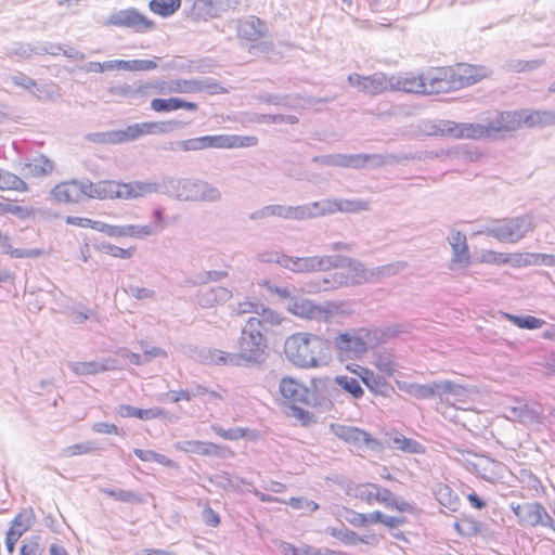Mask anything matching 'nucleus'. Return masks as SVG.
<instances>
[{"instance_id":"nucleus-1","label":"nucleus","mask_w":555,"mask_h":555,"mask_svg":"<svg viewBox=\"0 0 555 555\" xmlns=\"http://www.w3.org/2000/svg\"><path fill=\"white\" fill-rule=\"evenodd\" d=\"M283 318L270 308H261L259 315L250 317L244 324L237 340L238 356L246 361L257 362L264 354L269 340Z\"/></svg>"},{"instance_id":"nucleus-2","label":"nucleus","mask_w":555,"mask_h":555,"mask_svg":"<svg viewBox=\"0 0 555 555\" xmlns=\"http://www.w3.org/2000/svg\"><path fill=\"white\" fill-rule=\"evenodd\" d=\"M286 358L300 367H319L327 363L330 357L324 339L305 332L292 334L285 339Z\"/></svg>"},{"instance_id":"nucleus-3","label":"nucleus","mask_w":555,"mask_h":555,"mask_svg":"<svg viewBox=\"0 0 555 555\" xmlns=\"http://www.w3.org/2000/svg\"><path fill=\"white\" fill-rule=\"evenodd\" d=\"M279 390L281 396L291 403L288 416L295 418L302 426L313 423V414L301 409L298 404L309 403V388L294 377L285 376L280 380Z\"/></svg>"},{"instance_id":"nucleus-4","label":"nucleus","mask_w":555,"mask_h":555,"mask_svg":"<svg viewBox=\"0 0 555 555\" xmlns=\"http://www.w3.org/2000/svg\"><path fill=\"white\" fill-rule=\"evenodd\" d=\"M514 129V116L511 113H500L487 125L480 124H460L441 130L457 139H481L491 135L494 132L509 131Z\"/></svg>"},{"instance_id":"nucleus-5","label":"nucleus","mask_w":555,"mask_h":555,"mask_svg":"<svg viewBox=\"0 0 555 555\" xmlns=\"http://www.w3.org/2000/svg\"><path fill=\"white\" fill-rule=\"evenodd\" d=\"M352 495L360 502L367 505L375 503L384 505L386 508L400 513L412 512L413 506L405 501H401L389 489L377 483L363 482L352 488Z\"/></svg>"},{"instance_id":"nucleus-6","label":"nucleus","mask_w":555,"mask_h":555,"mask_svg":"<svg viewBox=\"0 0 555 555\" xmlns=\"http://www.w3.org/2000/svg\"><path fill=\"white\" fill-rule=\"evenodd\" d=\"M535 224L531 217H514L493 220L487 228V234L503 243H516L532 232Z\"/></svg>"},{"instance_id":"nucleus-7","label":"nucleus","mask_w":555,"mask_h":555,"mask_svg":"<svg viewBox=\"0 0 555 555\" xmlns=\"http://www.w3.org/2000/svg\"><path fill=\"white\" fill-rule=\"evenodd\" d=\"M511 508L521 527H546L555 530L554 519L540 502L512 503Z\"/></svg>"},{"instance_id":"nucleus-8","label":"nucleus","mask_w":555,"mask_h":555,"mask_svg":"<svg viewBox=\"0 0 555 555\" xmlns=\"http://www.w3.org/2000/svg\"><path fill=\"white\" fill-rule=\"evenodd\" d=\"M366 336L367 333L364 330L338 334L334 339V347L339 359L360 358L367 350L365 341Z\"/></svg>"},{"instance_id":"nucleus-9","label":"nucleus","mask_w":555,"mask_h":555,"mask_svg":"<svg viewBox=\"0 0 555 555\" xmlns=\"http://www.w3.org/2000/svg\"><path fill=\"white\" fill-rule=\"evenodd\" d=\"M106 26L132 28L135 31H149L155 28V23L134 9L113 13L104 23Z\"/></svg>"},{"instance_id":"nucleus-10","label":"nucleus","mask_w":555,"mask_h":555,"mask_svg":"<svg viewBox=\"0 0 555 555\" xmlns=\"http://www.w3.org/2000/svg\"><path fill=\"white\" fill-rule=\"evenodd\" d=\"M348 81L358 91L370 95H377L391 91L390 77H387L382 73H376L370 76L351 74L348 76Z\"/></svg>"},{"instance_id":"nucleus-11","label":"nucleus","mask_w":555,"mask_h":555,"mask_svg":"<svg viewBox=\"0 0 555 555\" xmlns=\"http://www.w3.org/2000/svg\"><path fill=\"white\" fill-rule=\"evenodd\" d=\"M57 204H77L87 198V182L68 180L57 183L50 192Z\"/></svg>"},{"instance_id":"nucleus-12","label":"nucleus","mask_w":555,"mask_h":555,"mask_svg":"<svg viewBox=\"0 0 555 555\" xmlns=\"http://www.w3.org/2000/svg\"><path fill=\"white\" fill-rule=\"evenodd\" d=\"M450 67L455 90L474 85L489 75L488 69L479 65L457 63Z\"/></svg>"},{"instance_id":"nucleus-13","label":"nucleus","mask_w":555,"mask_h":555,"mask_svg":"<svg viewBox=\"0 0 555 555\" xmlns=\"http://www.w3.org/2000/svg\"><path fill=\"white\" fill-rule=\"evenodd\" d=\"M424 74V88L426 89L425 93H444L451 90H455L453 88V78L451 74V67H434Z\"/></svg>"},{"instance_id":"nucleus-14","label":"nucleus","mask_w":555,"mask_h":555,"mask_svg":"<svg viewBox=\"0 0 555 555\" xmlns=\"http://www.w3.org/2000/svg\"><path fill=\"white\" fill-rule=\"evenodd\" d=\"M334 434L344 442L349 443L358 449H375L378 441L371 435L358 427L349 425L333 426Z\"/></svg>"},{"instance_id":"nucleus-15","label":"nucleus","mask_w":555,"mask_h":555,"mask_svg":"<svg viewBox=\"0 0 555 555\" xmlns=\"http://www.w3.org/2000/svg\"><path fill=\"white\" fill-rule=\"evenodd\" d=\"M312 208L315 211H309L308 216L314 217L317 215L334 214L336 211L343 212H359L369 209V203L364 201H323L314 203Z\"/></svg>"},{"instance_id":"nucleus-16","label":"nucleus","mask_w":555,"mask_h":555,"mask_svg":"<svg viewBox=\"0 0 555 555\" xmlns=\"http://www.w3.org/2000/svg\"><path fill=\"white\" fill-rule=\"evenodd\" d=\"M278 263L285 269L297 273H309L320 271L328 263V260L322 257H293L282 255L278 258Z\"/></svg>"},{"instance_id":"nucleus-17","label":"nucleus","mask_w":555,"mask_h":555,"mask_svg":"<svg viewBox=\"0 0 555 555\" xmlns=\"http://www.w3.org/2000/svg\"><path fill=\"white\" fill-rule=\"evenodd\" d=\"M289 310L295 315L306 319H324L327 320L330 315L336 310L334 304H328L326 307L314 305L306 298H294L291 304Z\"/></svg>"},{"instance_id":"nucleus-18","label":"nucleus","mask_w":555,"mask_h":555,"mask_svg":"<svg viewBox=\"0 0 555 555\" xmlns=\"http://www.w3.org/2000/svg\"><path fill=\"white\" fill-rule=\"evenodd\" d=\"M168 82L164 80H157L153 82H146L139 87L138 91L145 93L146 90L153 89L158 93L169 92V93H194L199 92L204 89L201 82L197 80H188V79H178L169 85L168 90H166V86Z\"/></svg>"},{"instance_id":"nucleus-19","label":"nucleus","mask_w":555,"mask_h":555,"mask_svg":"<svg viewBox=\"0 0 555 555\" xmlns=\"http://www.w3.org/2000/svg\"><path fill=\"white\" fill-rule=\"evenodd\" d=\"M391 91L410 93H425L424 74L418 72H404L390 77Z\"/></svg>"},{"instance_id":"nucleus-20","label":"nucleus","mask_w":555,"mask_h":555,"mask_svg":"<svg viewBox=\"0 0 555 555\" xmlns=\"http://www.w3.org/2000/svg\"><path fill=\"white\" fill-rule=\"evenodd\" d=\"M87 198L100 201L119 198L118 181L99 180L96 182L87 181Z\"/></svg>"},{"instance_id":"nucleus-21","label":"nucleus","mask_w":555,"mask_h":555,"mask_svg":"<svg viewBox=\"0 0 555 555\" xmlns=\"http://www.w3.org/2000/svg\"><path fill=\"white\" fill-rule=\"evenodd\" d=\"M151 109L155 113H170L178 109L195 112L198 105L195 102L185 101L181 98H155L150 103Z\"/></svg>"},{"instance_id":"nucleus-22","label":"nucleus","mask_w":555,"mask_h":555,"mask_svg":"<svg viewBox=\"0 0 555 555\" xmlns=\"http://www.w3.org/2000/svg\"><path fill=\"white\" fill-rule=\"evenodd\" d=\"M266 34V24L256 16L241 21L237 27V36L240 39L255 42L262 38Z\"/></svg>"},{"instance_id":"nucleus-23","label":"nucleus","mask_w":555,"mask_h":555,"mask_svg":"<svg viewBox=\"0 0 555 555\" xmlns=\"http://www.w3.org/2000/svg\"><path fill=\"white\" fill-rule=\"evenodd\" d=\"M119 199H133L145 196L156 190V185L149 182L131 181V182H119Z\"/></svg>"},{"instance_id":"nucleus-24","label":"nucleus","mask_w":555,"mask_h":555,"mask_svg":"<svg viewBox=\"0 0 555 555\" xmlns=\"http://www.w3.org/2000/svg\"><path fill=\"white\" fill-rule=\"evenodd\" d=\"M450 244L453 251L451 260L452 263L468 266L470 262V256L468 253L466 236L460 231H457L452 234Z\"/></svg>"},{"instance_id":"nucleus-25","label":"nucleus","mask_w":555,"mask_h":555,"mask_svg":"<svg viewBox=\"0 0 555 555\" xmlns=\"http://www.w3.org/2000/svg\"><path fill=\"white\" fill-rule=\"evenodd\" d=\"M36 516L33 508H24L13 518L8 531L14 532L17 535H23L30 529L35 522Z\"/></svg>"},{"instance_id":"nucleus-26","label":"nucleus","mask_w":555,"mask_h":555,"mask_svg":"<svg viewBox=\"0 0 555 555\" xmlns=\"http://www.w3.org/2000/svg\"><path fill=\"white\" fill-rule=\"evenodd\" d=\"M27 175L30 177H42L54 170V164L48 157L39 155L25 165Z\"/></svg>"},{"instance_id":"nucleus-27","label":"nucleus","mask_w":555,"mask_h":555,"mask_svg":"<svg viewBox=\"0 0 555 555\" xmlns=\"http://www.w3.org/2000/svg\"><path fill=\"white\" fill-rule=\"evenodd\" d=\"M28 190L26 182L17 175L0 168V191L25 192Z\"/></svg>"},{"instance_id":"nucleus-28","label":"nucleus","mask_w":555,"mask_h":555,"mask_svg":"<svg viewBox=\"0 0 555 555\" xmlns=\"http://www.w3.org/2000/svg\"><path fill=\"white\" fill-rule=\"evenodd\" d=\"M214 430L219 437L225 440H238L242 438L257 440L259 438L258 431L249 428L237 427L224 429L220 426H214Z\"/></svg>"},{"instance_id":"nucleus-29","label":"nucleus","mask_w":555,"mask_h":555,"mask_svg":"<svg viewBox=\"0 0 555 555\" xmlns=\"http://www.w3.org/2000/svg\"><path fill=\"white\" fill-rule=\"evenodd\" d=\"M360 378L363 384L374 393H382L388 386V380L379 374H375L373 371L361 367Z\"/></svg>"},{"instance_id":"nucleus-30","label":"nucleus","mask_w":555,"mask_h":555,"mask_svg":"<svg viewBox=\"0 0 555 555\" xmlns=\"http://www.w3.org/2000/svg\"><path fill=\"white\" fill-rule=\"evenodd\" d=\"M100 253L111 256L113 258L128 260L133 257L137 251L134 245L128 247H120L109 242H103L98 246Z\"/></svg>"},{"instance_id":"nucleus-31","label":"nucleus","mask_w":555,"mask_h":555,"mask_svg":"<svg viewBox=\"0 0 555 555\" xmlns=\"http://www.w3.org/2000/svg\"><path fill=\"white\" fill-rule=\"evenodd\" d=\"M181 450L197 455H214L218 453L219 446L214 442L189 440L182 443Z\"/></svg>"},{"instance_id":"nucleus-32","label":"nucleus","mask_w":555,"mask_h":555,"mask_svg":"<svg viewBox=\"0 0 555 555\" xmlns=\"http://www.w3.org/2000/svg\"><path fill=\"white\" fill-rule=\"evenodd\" d=\"M181 7V0H151L149 9L156 15L168 17L175 14Z\"/></svg>"},{"instance_id":"nucleus-33","label":"nucleus","mask_w":555,"mask_h":555,"mask_svg":"<svg viewBox=\"0 0 555 555\" xmlns=\"http://www.w3.org/2000/svg\"><path fill=\"white\" fill-rule=\"evenodd\" d=\"M0 245L2 246V251L13 258H34L41 255L40 249H21L13 248L10 244L9 236L3 234L0 231Z\"/></svg>"},{"instance_id":"nucleus-34","label":"nucleus","mask_w":555,"mask_h":555,"mask_svg":"<svg viewBox=\"0 0 555 555\" xmlns=\"http://www.w3.org/2000/svg\"><path fill=\"white\" fill-rule=\"evenodd\" d=\"M120 416L122 417H135L140 420H153L160 417L163 415V410L160 409H137L131 405L125 404L120 406L119 410Z\"/></svg>"},{"instance_id":"nucleus-35","label":"nucleus","mask_w":555,"mask_h":555,"mask_svg":"<svg viewBox=\"0 0 555 555\" xmlns=\"http://www.w3.org/2000/svg\"><path fill=\"white\" fill-rule=\"evenodd\" d=\"M72 370L78 375H95L109 370L106 362L82 361L73 364Z\"/></svg>"},{"instance_id":"nucleus-36","label":"nucleus","mask_w":555,"mask_h":555,"mask_svg":"<svg viewBox=\"0 0 555 555\" xmlns=\"http://www.w3.org/2000/svg\"><path fill=\"white\" fill-rule=\"evenodd\" d=\"M435 496L438 502L447 507H452L457 503V496L450 486L443 482L436 485L434 490Z\"/></svg>"},{"instance_id":"nucleus-37","label":"nucleus","mask_w":555,"mask_h":555,"mask_svg":"<svg viewBox=\"0 0 555 555\" xmlns=\"http://www.w3.org/2000/svg\"><path fill=\"white\" fill-rule=\"evenodd\" d=\"M208 392V388L201 384L194 385L190 390L181 389L178 391L171 392V401L180 402V401H191L193 398L203 397Z\"/></svg>"},{"instance_id":"nucleus-38","label":"nucleus","mask_w":555,"mask_h":555,"mask_svg":"<svg viewBox=\"0 0 555 555\" xmlns=\"http://www.w3.org/2000/svg\"><path fill=\"white\" fill-rule=\"evenodd\" d=\"M14 215L20 218H26L30 215V209L21 206L16 201L7 199L0 202V216Z\"/></svg>"},{"instance_id":"nucleus-39","label":"nucleus","mask_w":555,"mask_h":555,"mask_svg":"<svg viewBox=\"0 0 555 555\" xmlns=\"http://www.w3.org/2000/svg\"><path fill=\"white\" fill-rule=\"evenodd\" d=\"M506 318L519 328L535 330L544 325V321L533 315L518 317L506 314Z\"/></svg>"},{"instance_id":"nucleus-40","label":"nucleus","mask_w":555,"mask_h":555,"mask_svg":"<svg viewBox=\"0 0 555 555\" xmlns=\"http://www.w3.org/2000/svg\"><path fill=\"white\" fill-rule=\"evenodd\" d=\"M337 385H339L345 391L350 393L354 399H360L364 391L356 378L348 376H337L335 378Z\"/></svg>"},{"instance_id":"nucleus-41","label":"nucleus","mask_w":555,"mask_h":555,"mask_svg":"<svg viewBox=\"0 0 555 555\" xmlns=\"http://www.w3.org/2000/svg\"><path fill=\"white\" fill-rule=\"evenodd\" d=\"M238 354L229 353L222 350L215 349L208 354V362L214 365H232L236 364Z\"/></svg>"},{"instance_id":"nucleus-42","label":"nucleus","mask_w":555,"mask_h":555,"mask_svg":"<svg viewBox=\"0 0 555 555\" xmlns=\"http://www.w3.org/2000/svg\"><path fill=\"white\" fill-rule=\"evenodd\" d=\"M327 532L332 537L338 539L341 543L347 544V545H353V544H357L359 542H364V540L362 538L358 537V534L354 531H351V530H341V529H338V528H328Z\"/></svg>"},{"instance_id":"nucleus-43","label":"nucleus","mask_w":555,"mask_h":555,"mask_svg":"<svg viewBox=\"0 0 555 555\" xmlns=\"http://www.w3.org/2000/svg\"><path fill=\"white\" fill-rule=\"evenodd\" d=\"M524 264L526 266H547L555 267V255L542 254V253H531L526 255V259L524 260Z\"/></svg>"},{"instance_id":"nucleus-44","label":"nucleus","mask_w":555,"mask_h":555,"mask_svg":"<svg viewBox=\"0 0 555 555\" xmlns=\"http://www.w3.org/2000/svg\"><path fill=\"white\" fill-rule=\"evenodd\" d=\"M142 135L160 134L169 131L170 121H144L140 122Z\"/></svg>"},{"instance_id":"nucleus-45","label":"nucleus","mask_w":555,"mask_h":555,"mask_svg":"<svg viewBox=\"0 0 555 555\" xmlns=\"http://www.w3.org/2000/svg\"><path fill=\"white\" fill-rule=\"evenodd\" d=\"M375 366L378 370V374L387 379L390 378L396 371L395 362L388 354L379 356L375 361Z\"/></svg>"},{"instance_id":"nucleus-46","label":"nucleus","mask_w":555,"mask_h":555,"mask_svg":"<svg viewBox=\"0 0 555 555\" xmlns=\"http://www.w3.org/2000/svg\"><path fill=\"white\" fill-rule=\"evenodd\" d=\"M134 454L143 462L153 461L165 466H172V461L170 459L152 450L135 449Z\"/></svg>"},{"instance_id":"nucleus-47","label":"nucleus","mask_w":555,"mask_h":555,"mask_svg":"<svg viewBox=\"0 0 555 555\" xmlns=\"http://www.w3.org/2000/svg\"><path fill=\"white\" fill-rule=\"evenodd\" d=\"M65 222L68 225H74L77 228H83V229H92L95 231H99L101 221L93 220L86 217H77V216H67L65 218Z\"/></svg>"},{"instance_id":"nucleus-48","label":"nucleus","mask_w":555,"mask_h":555,"mask_svg":"<svg viewBox=\"0 0 555 555\" xmlns=\"http://www.w3.org/2000/svg\"><path fill=\"white\" fill-rule=\"evenodd\" d=\"M230 135L218 134V135H205L203 137V143L206 149H230Z\"/></svg>"},{"instance_id":"nucleus-49","label":"nucleus","mask_w":555,"mask_h":555,"mask_svg":"<svg viewBox=\"0 0 555 555\" xmlns=\"http://www.w3.org/2000/svg\"><path fill=\"white\" fill-rule=\"evenodd\" d=\"M374 522L383 524L387 528H397L405 524V518L403 517H393V516H385L382 512L375 511L373 512Z\"/></svg>"},{"instance_id":"nucleus-50","label":"nucleus","mask_w":555,"mask_h":555,"mask_svg":"<svg viewBox=\"0 0 555 555\" xmlns=\"http://www.w3.org/2000/svg\"><path fill=\"white\" fill-rule=\"evenodd\" d=\"M249 313H255L256 315H259L261 313L260 305L258 302H254L250 300H244L242 302H238L237 306L232 310V314L236 317Z\"/></svg>"},{"instance_id":"nucleus-51","label":"nucleus","mask_w":555,"mask_h":555,"mask_svg":"<svg viewBox=\"0 0 555 555\" xmlns=\"http://www.w3.org/2000/svg\"><path fill=\"white\" fill-rule=\"evenodd\" d=\"M454 528L461 535H473L478 532L477 521L470 518H462L457 520L454 524Z\"/></svg>"},{"instance_id":"nucleus-52","label":"nucleus","mask_w":555,"mask_h":555,"mask_svg":"<svg viewBox=\"0 0 555 555\" xmlns=\"http://www.w3.org/2000/svg\"><path fill=\"white\" fill-rule=\"evenodd\" d=\"M438 390V386H435V383L431 385H411L409 392L415 396L416 398H430Z\"/></svg>"},{"instance_id":"nucleus-53","label":"nucleus","mask_w":555,"mask_h":555,"mask_svg":"<svg viewBox=\"0 0 555 555\" xmlns=\"http://www.w3.org/2000/svg\"><path fill=\"white\" fill-rule=\"evenodd\" d=\"M393 442L400 450L406 452L417 453L422 449V446L417 441L409 439L402 435L395 437Z\"/></svg>"},{"instance_id":"nucleus-54","label":"nucleus","mask_w":555,"mask_h":555,"mask_svg":"<svg viewBox=\"0 0 555 555\" xmlns=\"http://www.w3.org/2000/svg\"><path fill=\"white\" fill-rule=\"evenodd\" d=\"M230 149L249 147L258 143L255 135H230Z\"/></svg>"},{"instance_id":"nucleus-55","label":"nucleus","mask_w":555,"mask_h":555,"mask_svg":"<svg viewBox=\"0 0 555 555\" xmlns=\"http://www.w3.org/2000/svg\"><path fill=\"white\" fill-rule=\"evenodd\" d=\"M511 257L507 254H500L493 250H486L481 254L480 262L501 264L509 262Z\"/></svg>"},{"instance_id":"nucleus-56","label":"nucleus","mask_w":555,"mask_h":555,"mask_svg":"<svg viewBox=\"0 0 555 555\" xmlns=\"http://www.w3.org/2000/svg\"><path fill=\"white\" fill-rule=\"evenodd\" d=\"M153 230L150 225H126V237L144 238L150 236Z\"/></svg>"},{"instance_id":"nucleus-57","label":"nucleus","mask_w":555,"mask_h":555,"mask_svg":"<svg viewBox=\"0 0 555 555\" xmlns=\"http://www.w3.org/2000/svg\"><path fill=\"white\" fill-rule=\"evenodd\" d=\"M94 450V447L91 442H85V443H76L73 446H68L64 449V454L68 457L70 456H77V455H83L92 452Z\"/></svg>"},{"instance_id":"nucleus-58","label":"nucleus","mask_w":555,"mask_h":555,"mask_svg":"<svg viewBox=\"0 0 555 555\" xmlns=\"http://www.w3.org/2000/svg\"><path fill=\"white\" fill-rule=\"evenodd\" d=\"M99 232L111 237H126V225H113L101 221Z\"/></svg>"},{"instance_id":"nucleus-59","label":"nucleus","mask_w":555,"mask_h":555,"mask_svg":"<svg viewBox=\"0 0 555 555\" xmlns=\"http://www.w3.org/2000/svg\"><path fill=\"white\" fill-rule=\"evenodd\" d=\"M371 157L369 155H362V154H358V155H348V156H344L340 160V165L341 166H345V167H353V168H357V167H360L361 165H363L365 162H367Z\"/></svg>"},{"instance_id":"nucleus-60","label":"nucleus","mask_w":555,"mask_h":555,"mask_svg":"<svg viewBox=\"0 0 555 555\" xmlns=\"http://www.w3.org/2000/svg\"><path fill=\"white\" fill-rule=\"evenodd\" d=\"M348 521L356 527H365L370 524H375L373 518V513L371 514H362V513H352V517L348 518Z\"/></svg>"},{"instance_id":"nucleus-61","label":"nucleus","mask_w":555,"mask_h":555,"mask_svg":"<svg viewBox=\"0 0 555 555\" xmlns=\"http://www.w3.org/2000/svg\"><path fill=\"white\" fill-rule=\"evenodd\" d=\"M202 515H203V520L207 526L215 528V527L219 526V524L221 521L219 514L217 512H215L210 506H206L203 509Z\"/></svg>"},{"instance_id":"nucleus-62","label":"nucleus","mask_w":555,"mask_h":555,"mask_svg":"<svg viewBox=\"0 0 555 555\" xmlns=\"http://www.w3.org/2000/svg\"><path fill=\"white\" fill-rule=\"evenodd\" d=\"M155 60H132V72H147L157 67Z\"/></svg>"},{"instance_id":"nucleus-63","label":"nucleus","mask_w":555,"mask_h":555,"mask_svg":"<svg viewBox=\"0 0 555 555\" xmlns=\"http://www.w3.org/2000/svg\"><path fill=\"white\" fill-rule=\"evenodd\" d=\"M180 147L183 151L205 150V144L203 143V137L183 140L180 142Z\"/></svg>"},{"instance_id":"nucleus-64","label":"nucleus","mask_w":555,"mask_h":555,"mask_svg":"<svg viewBox=\"0 0 555 555\" xmlns=\"http://www.w3.org/2000/svg\"><path fill=\"white\" fill-rule=\"evenodd\" d=\"M120 140L122 141H133L142 137L140 125L134 124L128 126L124 131L120 132Z\"/></svg>"}]
</instances>
